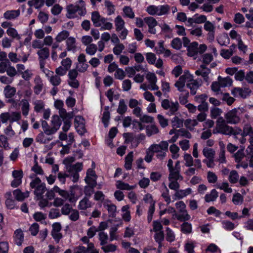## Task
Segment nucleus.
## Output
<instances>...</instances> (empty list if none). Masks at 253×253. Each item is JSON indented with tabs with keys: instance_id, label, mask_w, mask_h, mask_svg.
<instances>
[{
	"instance_id": "22",
	"label": "nucleus",
	"mask_w": 253,
	"mask_h": 253,
	"mask_svg": "<svg viewBox=\"0 0 253 253\" xmlns=\"http://www.w3.org/2000/svg\"><path fill=\"white\" fill-rule=\"evenodd\" d=\"M42 127L44 133L46 135H50L55 133V129H53L52 126L50 127L45 121H42Z\"/></svg>"
},
{
	"instance_id": "16",
	"label": "nucleus",
	"mask_w": 253,
	"mask_h": 253,
	"mask_svg": "<svg viewBox=\"0 0 253 253\" xmlns=\"http://www.w3.org/2000/svg\"><path fill=\"white\" fill-rule=\"evenodd\" d=\"M76 40L73 37L68 38L66 42L67 51H72L75 52L77 49V46L76 44Z\"/></svg>"
},
{
	"instance_id": "64",
	"label": "nucleus",
	"mask_w": 253,
	"mask_h": 253,
	"mask_svg": "<svg viewBox=\"0 0 253 253\" xmlns=\"http://www.w3.org/2000/svg\"><path fill=\"white\" fill-rule=\"evenodd\" d=\"M126 76V73L124 71L120 68L116 70L115 73V77L116 79L122 80Z\"/></svg>"
},
{
	"instance_id": "54",
	"label": "nucleus",
	"mask_w": 253,
	"mask_h": 253,
	"mask_svg": "<svg viewBox=\"0 0 253 253\" xmlns=\"http://www.w3.org/2000/svg\"><path fill=\"white\" fill-rule=\"evenodd\" d=\"M105 6L107 8V14L108 15H111L114 13L115 10L114 5L112 4V3L111 1L106 0L105 1Z\"/></svg>"
},
{
	"instance_id": "55",
	"label": "nucleus",
	"mask_w": 253,
	"mask_h": 253,
	"mask_svg": "<svg viewBox=\"0 0 253 253\" xmlns=\"http://www.w3.org/2000/svg\"><path fill=\"white\" fill-rule=\"evenodd\" d=\"M73 210V209L71 205L69 204H66L63 205L61 211L62 214L69 215Z\"/></svg>"
},
{
	"instance_id": "63",
	"label": "nucleus",
	"mask_w": 253,
	"mask_h": 253,
	"mask_svg": "<svg viewBox=\"0 0 253 253\" xmlns=\"http://www.w3.org/2000/svg\"><path fill=\"white\" fill-rule=\"evenodd\" d=\"M21 118V115L19 113L14 112L10 114L9 122L13 123L19 121Z\"/></svg>"
},
{
	"instance_id": "56",
	"label": "nucleus",
	"mask_w": 253,
	"mask_h": 253,
	"mask_svg": "<svg viewBox=\"0 0 253 253\" xmlns=\"http://www.w3.org/2000/svg\"><path fill=\"white\" fill-rule=\"evenodd\" d=\"M94 186L88 185L85 186L84 188V193L85 194L84 197H87L88 198H89L92 194L94 193Z\"/></svg>"
},
{
	"instance_id": "45",
	"label": "nucleus",
	"mask_w": 253,
	"mask_h": 253,
	"mask_svg": "<svg viewBox=\"0 0 253 253\" xmlns=\"http://www.w3.org/2000/svg\"><path fill=\"white\" fill-rule=\"evenodd\" d=\"M99 240L100 241V245L103 246L107 243L108 236L107 233L104 232H100L98 234Z\"/></svg>"
},
{
	"instance_id": "61",
	"label": "nucleus",
	"mask_w": 253,
	"mask_h": 253,
	"mask_svg": "<svg viewBox=\"0 0 253 253\" xmlns=\"http://www.w3.org/2000/svg\"><path fill=\"white\" fill-rule=\"evenodd\" d=\"M167 235L166 240L168 242H171L175 240V235L172 231L170 229L169 227L167 228Z\"/></svg>"
},
{
	"instance_id": "26",
	"label": "nucleus",
	"mask_w": 253,
	"mask_h": 253,
	"mask_svg": "<svg viewBox=\"0 0 253 253\" xmlns=\"http://www.w3.org/2000/svg\"><path fill=\"white\" fill-rule=\"evenodd\" d=\"M114 22L117 31L120 32L124 28L125 23L121 16H117V17L115 19Z\"/></svg>"
},
{
	"instance_id": "62",
	"label": "nucleus",
	"mask_w": 253,
	"mask_h": 253,
	"mask_svg": "<svg viewBox=\"0 0 253 253\" xmlns=\"http://www.w3.org/2000/svg\"><path fill=\"white\" fill-rule=\"evenodd\" d=\"M184 94H181L179 96V100L180 104L182 105L186 104L188 102V98L189 95V93L188 91L184 92Z\"/></svg>"
},
{
	"instance_id": "50",
	"label": "nucleus",
	"mask_w": 253,
	"mask_h": 253,
	"mask_svg": "<svg viewBox=\"0 0 253 253\" xmlns=\"http://www.w3.org/2000/svg\"><path fill=\"white\" fill-rule=\"evenodd\" d=\"M239 179V175L237 171L233 170L230 172L229 180L232 183H236Z\"/></svg>"
},
{
	"instance_id": "47",
	"label": "nucleus",
	"mask_w": 253,
	"mask_h": 253,
	"mask_svg": "<svg viewBox=\"0 0 253 253\" xmlns=\"http://www.w3.org/2000/svg\"><path fill=\"white\" fill-rule=\"evenodd\" d=\"M144 22L147 24L149 27H155L158 22L153 17H147L144 19Z\"/></svg>"
},
{
	"instance_id": "36",
	"label": "nucleus",
	"mask_w": 253,
	"mask_h": 253,
	"mask_svg": "<svg viewBox=\"0 0 253 253\" xmlns=\"http://www.w3.org/2000/svg\"><path fill=\"white\" fill-rule=\"evenodd\" d=\"M69 36V32L67 31L64 30L59 33L56 36L55 40L57 42H60L62 41L65 40L67 38L68 39Z\"/></svg>"
},
{
	"instance_id": "4",
	"label": "nucleus",
	"mask_w": 253,
	"mask_h": 253,
	"mask_svg": "<svg viewBox=\"0 0 253 253\" xmlns=\"http://www.w3.org/2000/svg\"><path fill=\"white\" fill-rule=\"evenodd\" d=\"M169 10L168 5L156 6L154 5L147 7L146 11L151 15H162L167 14Z\"/></svg>"
},
{
	"instance_id": "15",
	"label": "nucleus",
	"mask_w": 253,
	"mask_h": 253,
	"mask_svg": "<svg viewBox=\"0 0 253 253\" xmlns=\"http://www.w3.org/2000/svg\"><path fill=\"white\" fill-rule=\"evenodd\" d=\"M14 239L16 245L18 246L21 245L24 240V234L21 229H18L15 231Z\"/></svg>"
},
{
	"instance_id": "23",
	"label": "nucleus",
	"mask_w": 253,
	"mask_h": 253,
	"mask_svg": "<svg viewBox=\"0 0 253 253\" xmlns=\"http://www.w3.org/2000/svg\"><path fill=\"white\" fill-rule=\"evenodd\" d=\"M78 5L70 4L67 7V17L69 18L75 17V14L78 11Z\"/></svg>"
},
{
	"instance_id": "57",
	"label": "nucleus",
	"mask_w": 253,
	"mask_h": 253,
	"mask_svg": "<svg viewBox=\"0 0 253 253\" xmlns=\"http://www.w3.org/2000/svg\"><path fill=\"white\" fill-rule=\"evenodd\" d=\"M222 224L223 228L227 230L231 231L235 228V224L231 221L223 220Z\"/></svg>"
},
{
	"instance_id": "51",
	"label": "nucleus",
	"mask_w": 253,
	"mask_h": 253,
	"mask_svg": "<svg viewBox=\"0 0 253 253\" xmlns=\"http://www.w3.org/2000/svg\"><path fill=\"white\" fill-rule=\"evenodd\" d=\"M88 67V65L86 62L78 63L76 65L77 70L81 73L85 72Z\"/></svg>"
},
{
	"instance_id": "34",
	"label": "nucleus",
	"mask_w": 253,
	"mask_h": 253,
	"mask_svg": "<svg viewBox=\"0 0 253 253\" xmlns=\"http://www.w3.org/2000/svg\"><path fill=\"white\" fill-rule=\"evenodd\" d=\"M44 0H31L28 1V4L30 7L34 6L35 8L39 9L44 5Z\"/></svg>"
},
{
	"instance_id": "37",
	"label": "nucleus",
	"mask_w": 253,
	"mask_h": 253,
	"mask_svg": "<svg viewBox=\"0 0 253 253\" xmlns=\"http://www.w3.org/2000/svg\"><path fill=\"white\" fill-rule=\"evenodd\" d=\"M123 11L125 16L130 19H133L134 18V13L130 6H125L123 8Z\"/></svg>"
},
{
	"instance_id": "27",
	"label": "nucleus",
	"mask_w": 253,
	"mask_h": 253,
	"mask_svg": "<svg viewBox=\"0 0 253 253\" xmlns=\"http://www.w3.org/2000/svg\"><path fill=\"white\" fill-rule=\"evenodd\" d=\"M91 20L95 27H100V15L98 11H95L91 13Z\"/></svg>"
},
{
	"instance_id": "59",
	"label": "nucleus",
	"mask_w": 253,
	"mask_h": 253,
	"mask_svg": "<svg viewBox=\"0 0 253 253\" xmlns=\"http://www.w3.org/2000/svg\"><path fill=\"white\" fill-rule=\"evenodd\" d=\"M101 249L105 253L114 252L116 250L117 247L113 244L102 246Z\"/></svg>"
},
{
	"instance_id": "40",
	"label": "nucleus",
	"mask_w": 253,
	"mask_h": 253,
	"mask_svg": "<svg viewBox=\"0 0 253 253\" xmlns=\"http://www.w3.org/2000/svg\"><path fill=\"white\" fill-rule=\"evenodd\" d=\"M97 46L96 44L91 43L87 46L85 49V52L89 55H93L96 52Z\"/></svg>"
},
{
	"instance_id": "6",
	"label": "nucleus",
	"mask_w": 253,
	"mask_h": 253,
	"mask_svg": "<svg viewBox=\"0 0 253 253\" xmlns=\"http://www.w3.org/2000/svg\"><path fill=\"white\" fill-rule=\"evenodd\" d=\"M162 107L165 110L169 109L170 115H174L179 108L178 102H170L168 99H164L162 102Z\"/></svg>"
},
{
	"instance_id": "35",
	"label": "nucleus",
	"mask_w": 253,
	"mask_h": 253,
	"mask_svg": "<svg viewBox=\"0 0 253 253\" xmlns=\"http://www.w3.org/2000/svg\"><path fill=\"white\" fill-rule=\"evenodd\" d=\"M203 154L207 159H212L214 157L215 152L212 149L206 147L203 150Z\"/></svg>"
},
{
	"instance_id": "19",
	"label": "nucleus",
	"mask_w": 253,
	"mask_h": 253,
	"mask_svg": "<svg viewBox=\"0 0 253 253\" xmlns=\"http://www.w3.org/2000/svg\"><path fill=\"white\" fill-rule=\"evenodd\" d=\"M47 71L49 74H51V76L49 79L50 83L54 86L59 85L61 82V79L60 77L58 75H54V73L52 71H50L48 70H47Z\"/></svg>"
},
{
	"instance_id": "3",
	"label": "nucleus",
	"mask_w": 253,
	"mask_h": 253,
	"mask_svg": "<svg viewBox=\"0 0 253 253\" xmlns=\"http://www.w3.org/2000/svg\"><path fill=\"white\" fill-rule=\"evenodd\" d=\"M232 131L233 127L228 126L226 121L222 117H219L216 121V128L213 130V133L230 135H232Z\"/></svg>"
},
{
	"instance_id": "41",
	"label": "nucleus",
	"mask_w": 253,
	"mask_h": 253,
	"mask_svg": "<svg viewBox=\"0 0 253 253\" xmlns=\"http://www.w3.org/2000/svg\"><path fill=\"white\" fill-rule=\"evenodd\" d=\"M197 125L198 122L196 120L187 119L184 121L185 126L190 130H192Z\"/></svg>"
},
{
	"instance_id": "9",
	"label": "nucleus",
	"mask_w": 253,
	"mask_h": 253,
	"mask_svg": "<svg viewBox=\"0 0 253 253\" xmlns=\"http://www.w3.org/2000/svg\"><path fill=\"white\" fill-rule=\"evenodd\" d=\"M202 82L201 79L192 80L190 83L186 84V86L190 89V94L194 95L197 92V89L202 85Z\"/></svg>"
},
{
	"instance_id": "17",
	"label": "nucleus",
	"mask_w": 253,
	"mask_h": 253,
	"mask_svg": "<svg viewBox=\"0 0 253 253\" xmlns=\"http://www.w3.org/2000/svg\"><path fill=\"white\" fill-rule=\"evenodd\" d=\"M218 43L221 46H227L230 43V39L227 33H223L217 37Z\"/></svg>"
},
{
	"instance_id": "2",
	"label": "nucleus",
	"mask_w": 253,
	"mask_h": 253,
	"mask_svg": "<svg viewBox=\"0 0 253 253\" xmlns=\"http://www.w3.org/2000/svg\"><path fill=\"white\" fill-rule=\"evenodd\" d=\"M31 188H35L34 193L37 198L43 197V194L47 190L45 184L42 183L41 179L36 177L30 183Z\"/></svg>"
},
{
	"instance_id": "24",
	"label": "nucleus",
	"mask_w": 253,
	"mask_h": 253,
	"mask_svg": "<svg viewBox=\"0 0 253 253\" xmlns=\"http://www.w3.org/2000/svg\"><path fill=\"white\" fill-rule=\"evenodd\" d=\"M198 48V43L196 42H194L190 44L188 46V55L190 56H193L197 54Z\"/></svg>"
},
{
	"instance_id": "13",
	"label": "nucleus",
	"mask_w": 253,
	"mask_h": 253,
	"mask_svg": "<svg viewBox=\"0 0 253 253\" xmlns=\"http://www.w3.org/2000/svg\"><path fill=\"white\" fill-rule=\"evenodd\" d=\"M16 88L9 85H7L3 89V93L5 98H12L16 94Z\"/></svg>"
},
{
	"instance_id": "39",
	"label": "nucleus",
	"mask_w": 253,
	"mask_h": 253,
	"mask_svg": "<svg viewBox=\"0 0 253 253\" xmlns=\"http://www.w3.org/2000/svg\"><path fill=\"white\" fill-rule=\"evenodd\" d=\"M183 120L179 119L178 117L175 116L172 120V126L175 128H180L183 126Z\"/></svg>"
},
{
	"instance_id": "12",
	"label": "nucleus",
	"mask_w": 253,
	"mask_h": 253,
	"mask_svg": "<svg viewBox=\"0 0 253 253\" xmlns=\"http://www.w3.org/2000/svg\"><path fill=\"white\" fill-rule=\"evenodd\" d=\"M37 54L39 56V60L45 61L49 57V49L48 47H42L37 51Z\"/></svg>"
},
{
	"instance_id": "58",
	"label": "nucleus",
	"mask_w": 253,
	"mask_h": 253,
	"mask_svg": "<svg viewBox=\"0 0 253 253\" xmlns=\"http://www.w3.org/2000/svg\"><path fill=\"white\" fill-rule=\"evenodd\" d=\"M184 160L185 161V165L186 167H190L193 165V159L190 154H184Z\"/></svg>"
},
{
	"instance_id": "28",
	"label": "nucleus",
	"mask_w": 253,
	"mask_h": 253,
	"mask_svg": "<svg viewBox=\"0 0 253 253\" xmlns=\"http://www.w3.org/2000/svg\"><path fill=\"white\" fill-rule=\"evenodd\" d=\"M218 192L215 189H212L210 194H207L205 196V200L206 202L209 203L214 201L218 197Z\"/></svg>"
},
{
	"instance_id": "52",
	"label": "nucleus",
	"mask_w": 253,
	"mask_h": 253,
	"mask_svg": "<svg viewBox=\"0 0 253 253\" xmlns=\"http://www.w3.org/2000/svg\"><path fill=\"white\" fill-rule=\"evenodd\" d=\"M146 58L149 64L154 65L156 60V57L154 53L148 52L146 54Z\"/></svg>"
},
{
	"instance_id": "53",
	"label": "nucleus",
	"mask_w": 253,
	"mask_h": 253,
	"mask_svg": "<svg viewBox=\"0 0 253 253\" xmlns=\"http://www.w3.org/2000/svg\"><path fill=\"white\" fill-rule=\"evenodd\" d=\"M222 111L221 109L216 107H212L211 109V116L212 119H215L220 116Z\"/></svg>"
},
{
	"instance_id": "42",
	"label": "nucleus",
	"mask_w": 253,
	"mask_h": 253,
	"mask_svg": "<svg viewBox=\"0 0 253 253\" xmlns=\"http://www.w3.org/2000/svg\"><path fill=\"white\" fill-rule=\"evenodd\" d=\"M181 231L184 234H189L192 231V225L190 223L185 222L181 225Z\"/></svg>"
},
{
	"instance_id": "25",
	"label": "nucleus",
	"mask_w": 253,
	"mask_h": 253,
	"mask_svg": "<svg viewBox=\"0 0 253 253\" xmlns=\"http://www.w3.org/2000/svg\"><path fill=\"white\" fill-rule=\"evenodd\" d=\"M51 123L53 129H55V133L59 129L62 124V120L58 115L52 116Z\"/></svg>"
},
{
	"instance_id": "10",
	"label": "nucleus",
	"mask_w": 253,
	"mask_h": 253,
	"mask_svg": "<svg viewBox=\"0 0 253 253\" xmlns=\"http://www.w3.org/2000/svg\"><path fill=\"white\" fill-rule=\"evenodd\" d=\"M251 90L247 88L235 87L232 90V94L235 97L240 96L243 98L249 95Z\"/></svg>"
},
{
	"instance_id": "60",
	"label": "nucleus",
	"mask_w": 253,
	"mask_h": 253,
	"mask_svg": "<svg viewBox=\"0 0 253 253\" xmlns=\"http://www.w3.org/2000/svg\"><path fill=\"white\" fill-rule=\"evenodd\" d=\"M207 178L208 182L210 183H215L217 180V177L216 174L211 171L208 172Z\"/></svg>"
},
{
	"instance_id": "8",
	"label": "nucleus",
	"mask_w": 253,
	"mask_h": 253,
	"mask_svg": "<svg viewBox=\"0 0 253 253\" xmlns=\"http://www.w3.org/2000/svg\"><path fill=\"white\" fill-rule=\"evenodd\" d=\"M52 230L51 231V235L55 241L58 243L60 240L62 238L63 236L60 232L61 230V225L60 223L56 222L52 225Z\"/></svg>"
},
{
	"instance_id": "29",
	"label": "nucleus",
	"mask_w": 253,
	"mask_h": 253,
	"mask_svg": "<svg viewBox=\"0 0 253 253\" xmlns=\"http://www.w3.org/2000/svg\"><path fill=\"white\" fill-rule=\"evenodd\" d=\"M217 80L221 87L230 86L232 84V80L229 77L223 78L221 76H218Z\"/></svg>"
},
{
	"instance_id": "44",
	"label": "nucleus",
	"mask_w": 253,
	"mask_h": 253,
	"mask_svg": "<svg viewBox=\"0 0 253 253\" xmlns=\"http://www.w3.org/2000/svg\"><path fill=\"white\" fill-rule=\"evenodd\" d=\"M171 45L174 49L179 50L182 47V42L179 38L173 39L171 42Z\"/></svg>"
},
{
	"instance_id": "18",
	"label": "nucleus",
	"mask_w": 253,
	"mask_h": 253,
	"mask_svg": "<svg viewBox=\"0 0 253 253\" xmlns=\"http://www.w3.org/2000/svg\"><path fill=\"white\" fill-rule=\"evenodd\" d=\"M169 180L171 181V180H183V177L180 174V171L176 170L174 169H172L170 170H169Z\"/></svg>"
},
{
	"instance_id": "30",
	"label": "nucleus",
	"mask_w": 253,
	"mask_h": 253,
	"mask_svg": "<svg viewBox=\"0 0 253 253\" xmlns=\"http://www.w3.org/2000/svg\"><path fill=\"white\" fill-rule=\"evenodd\" d=\"M116 187L121 190H130L135 188V186H130L128 184L125 183L121 180L117 181Z\"/></svg>"
},
{
	"instance_id": "48",
	"label": "nucleus",
	"mask_w": 253,
	"mask_h": 253,
	"mask_svg": "<svg viewBox=\"0 0 253 253\" xmlns=\"http://www.w3.org/2000/svg\"><path fill=\"white\" fill-rule=\"evenodd\" d=\"M182 78H179L178 81L176 82L174 86L177 88V90L180 92H185L187 90L184 89L185 83L184 81L181 80Z\"/></svg>"
},
{
	"instance_id": "43",
	"label": "nucleus",
	"mask_w": 253,
	"mask_h": 253,
	"mask_svg": "<svg viewBox=\"0 0 253 253\" xmlns=\"http://www.w3.org/2000/svg\"><path fill=\"white\" fill-rule=\"evenodd\" d=\"M243 132L241 133V136L245 137L247 135L250 136L253 134V130L252 126L249 125H246L244 128Z\"/></svg>"
},
{
	"instance_id": "11",
	"label": "nucleus",
	"mask_w": 253,
	"mask_h": 253,
	"mask_svg": "<svg viewBox=\"0 0 253 253\" xmlns=\"http://www.w3.org/2000/svg\"><path fill=\"white\" fill-rule=\"evenodd\" d=\"M103 206L108 211L109 217H115L116 216L117 207L114 204L111 203L110 201H107L103 203Z\"/></svg>"
},
{
	"instance_id": "33",
	"label": "nucleus",
	"mask_w": 253,
	"mask_h": 253,
	"mask_svg": "<svg viewBox=\"0 0 253 253\" xmlns=\"http://www.w3.org/2000/svg\"><path fill=\"white\" fill-rule=\"evenodd\" d=\"M127 107L126 104L125 100L121 99L119 101V106L117 109V112L121 115H123L127 111Z\"/></svg>"
},
{
	"instance_id": "20",
	"label": "nucleus",
	"mask_w": 253,
	"mask_h": 253,
	"mask_svg": "<svg viewBox=\"0 0 253 253\" xmlns=\"http://www.w3.org/2000/svg\"><path fill=\"white\" fill-rule=\"evenodd\" d=\"M35 85L34 87V92L36 94H39L42 91L43 84L41 79L38 77L34 80Z\"/></svg>"
},
{
	"instance_id": "21",
	"label": "nucleus",
	"mask_w": 253,
	"mask_h": 253,
	"mask_svg": "<svg viewBox=\"0 0 253 253\" xmlns=\"http://www.w3.org/2000/svg\"><path fill=\"white\" fill-rule=\"evenodd\" d=\"M20 15V10H13L6 11L4 14V17L6 19H14Z\"/></svg>"
},
{
	"instance_id": "1",
	"label": "nucleus",
	"mask_w": 253,
	"mask_h": 253,
	"mask_svg": "<svg viewBox=\"0 0 253 253\" xmlns=\"http://www.w3.org/2000/svg\"><path fill=\"white\" fill-rule=\"evenodd\" d=\"M83 169L82 163H77L75 165H69L67 167V169L69 174L62 173L59 172L58 174V178L62 184H64L66 181V177H72V181L76 182L79 178V172Z\"/></svg>"
},
{
	"instance_id": "32",
	"label": "nucleus",
	"mask_w": 253,
	"mask_h": 253,
	"mask_svg": "<svg viewBox=\"0 0 253 253\" xmlns=\"http://www.w3.org/2000/svg\"><path fill=\"white\" fill-rule=\"evenodd\" d=\"M59 114L63 121L68 119H72L74 116L73 112L67 113L66 110L63 108L59 109Z\"/></svg>"
},
{
	"instance_id": "49",
	"label": "nucleus",
	"mask_w": 253,
	"mask_h": 253,
	"mask_svg": "<svg viewBox=\"0 0 253 253\" xmlns=\"http://www.w3.org/2000/svg\"><path fill=\"white\" fill-rule=\"evenodd\" d=\"M146 130L147 135L149 136H150L153 134H157L159 132L158 128L156 126L153 125L147 126Z\"/></svg>"
},
{
	"instance_id": "31",
	"label": "nucleus",
	"mask_w": 253,
	"mask_h": 253,
	"mask_svg": "<svg viewBox=\"0 0 253 253\" xmlns=\"http://www.w3.org/2000/svg\"><path fill=\"white\" fill-rule=\"evenodd\" d=\"M191 192V189L190 188H187L185 190H178L175 192L174 196L178 199H181L190 194Z\"/></svg>"
},
{
	"instance_id": "14",
	"label": "nucleus",
	"mask_w": 253,
	"mask_h": 253,
	"mask_svg": "<svg viewBox=\"0 0 253 253\" xmlns=\"http://www.w3.org/2000/svg\"><path fill=\"white\" fill-rule=\"evenodd\" d=\"M91 206L92 203L89 201V198L87 197H84V198L80 201L78 207L80 210H85L91 207Z\"/></svg>"
},
{
	"instance_id": "46",
	"label": "nucleus",
	"mask_w": 253,
	"mask_h": 253,
	"mask_svg": "<svg viewBox=\"0 0 253 253\" xmlns=\"http://www.w3.org/2000/svg\"><path fill=\"white\" fill-rule=\"evenodd\" d=\"M154 239L157 242L159 245V248L162 247V242L164 239V234L163 231H160L159 232H157L155 236H154Z\"/></svg>"
},
{
	"instance_id": "38",
	"label": "nucleus",
	"mask_w": 253,
	"mask_h": 253,
	"mask_svg": "<svg viewBox=\"0 0 253 253\" xmlns=\"http://www.w3.org/2000/svg\"><path fill=\"white\" fill-rule=\"evenodd\" d=\"M21 102H22L21 109H22V114L24 116H26L28 115V114L29 113V106H30L29 103L28 101H27V100H26V99H22L21 101Z\"/></svg>"
},
{
	"instance_id": "7",
	"label": "nucleus",
	"mask_w": 253,
	"mask_h": 253,
	"mask_svg": "<svg viewBox=\"0 0 253 253\" xmlns=\"http://www.w3.org/2000/svg\"><path fill=\"white\" fill-rule=\"evenodd\" d=\"M74 252L75 253H98L93 243L87 244L86 247L83 246L77 247L74 248Z\"/></svg>"
},
{
	"instance_id": "5",
	"label": "nucleus",
	"mask_w": 253,
	"mask_h": 253,
	"mask_svg": "<svg viewBox=\"0 0 253 253\" xmlns=\"http://www.w3.org/2000/svg\"><path fill=\"white\" fill-rule=\"evenodd\" d=\"M238 110L235 108L229 111L225 115V118L227 124H237L240 122V118L238 115Z\"/></svg>"
}]
</instances>
